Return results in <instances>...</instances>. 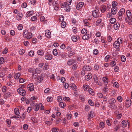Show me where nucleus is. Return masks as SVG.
Returning <instances> with one entry per match:
<instances>
[{"mask_svg":"<svg viewBox=\"0 0 132 132\" xmlns=\"http://www.w3.org/2000/svg\"><path fill=\"white\" fill-rule=\"evenodd\" d=\"M23 36L24 37L27 38V39H30L32 37V34L30 32H29L27 30H25L23 31Z\"/></svg>","mask_w":132,"mask_h":132,"instance_id":"1","label":"nucleus"},{"mask_svg":"<svg viewBox=\"0 0 132 132\" xmlns=\"http://www.w3.org/2000/svg\"><path fill=\"white\" fill-rule=\"evenodd\" d=\"M99 8L98 7H96L95 8V10L92 12V14L93 16L96 18H97L101 16V15H100L99 13Z\"/></svg>","mask_w":132,"mask_h":132,"instance_id":"2","label":"nucleus"},{"mask_svg":"<svg viewBox=\"0 0 132 132\" xmlns=\"http://www.w3.org/2000/svg\"><path fill=\"white\" fill-rule=\"evenodd\" d=\"M18 92L21 95L24 96L26 94L25 91L22 87H20L17 89Z\"/></svg>","mask_w":132,"mask_h":132,"instance_id":"3","label":"nucleus"},{"mask_svg":"<svg viewBox=\"0 0 132 132\" xmlns=\"http://www.w3.org/2000/svg\"><path fill=\"white\" fill-rule=\"evenodd\" d=\"M84 5V3L82 2H80L78 4L77 6V9L78 10L81 9Z\"/></svg>","mask_w":132,"mask_h":132,"instance_id":"4","label":"nucleus"},{"mask_svg":"<svg viewBox=\"0 0 132 132\" xmlns=\"http://www.w3.org/2000/svg\"><path fill=\"white\" fill-rule=\"evenodd\" d=\"M28 88H29V90L30 91H33L34 90V85L33 84L31 83L29 84L27 86Z\"/></svg>","mask_w":132,"mask_h":132,"instance_id":"5","label":"nucleus"},{"mask_svg":"<svg viewBox=\"0 0 132 132\" xmlns=\"http://www.w3.org/2000/svg\"><path fill=\"white\" fill-rule=\"evenodd\" d=\"M45 34L46 37L48 38H50L51 36V32L48 30H46L45 32Z\"/></svg>","mask_w":132,"mask_h":132,"instance_id":"6","label":"nucleus"},{"mask_svg":"<svg viewBox=\"0 0 132 132\" xmlns=\"http://www.w3.org/2000/svg\"><path fill=\"white\" fill-rule=\"evenodd\" d=\"M126 14L127 16L126 18V20L127 21L128 19H130V17H131V13L130 11L129 10H127L126 11Z\"/></svg>","mask_w":132,"mask_h":132,"instance_id":"7","label":"nucleus"},{"mask_svg":"<svg viewBox=\"0 0 132 132\" xmlns=\"http://www.w3.org/2000/svg\"><path fill=\"white\" fill-rule=\"evenodd\" d=\"M92 69V68L90 67L88 65L84 66L83 68L82 69L86 71H90Z\"/></svg>","mask_w":132,"mask_h":132,"instance_id":"8","label":"nucleus"},{"mask_svg":"<svg viewBox=\"0 0 132 132\" xmlns=\"http://www.w3.org/2000/svg\"><path fill=\"white\" fill-rule=\"evenodd\" d=\"M125 13V10L124 9H121L119 11L118 13V16H122V15Z\"/></svg>","mask_w":132,"mask_h":132,"instance_id":"9","label":"nucleus"},{"mask_svg":"<svg viewBox=\"0 0 132 132\" xmlns=\"http://www.w3.org/2000/svg\"><path fill=\"white\" fill-rule=\"evenodd\" d=\"M34 14V11H33L28 12L26 14V16L27 17L32 16Z\"/></svg>","mask_w":132,"mask_h":132,"instance_id":"10","label":"nucleus"},{"mask_svg":"<svg viewBox=\"0 0 132 132\" xmlns=\"http://www.w3.org/2000/svg\"><path fill=\"white\" fill-rule=\"evenodd\" d=\"M45 59L47 60H50L52 59V56L51 54H48L45 55Z\"/></svg>","mask_w":132,"mask_h":132,"instance_id":"11","label":"nucleus"},{"mask_svg":"<svg viewBox=\"0 0 132 132\" xmlns=\"http://www.w3.org/2000/svg\"><path fill=\"white\" fill-rule=\"evenodd\" d=\"M117 10V7H112L111 9V12L113 14H115L117 12L116 11Z\"/></svg>","mask_w":132,"mask_h":132,"instance_id":"12","label":"nucleus"},{"mask_svg":"<svg viewBox=\"0 0 132 132\" xmlns=\"http://www.w3.org/2000/svg\"><path fill=\"white\" fill-rule=\"evenodd\" d=\"M90 37V35L88 34H86L83 36L82 37V38L84 40H86Z\"/></svg>","mask_w":132,"mask_h":132,"instance_id":"13","label":"nucleus"},{"mask_svg":"<svg viewBox=\"0 0 132 132\" xmlns=\"http://www.w3.org/2000/svg\"><path fill=\"white\" fill-rule=\"evenodd\" d=\"M113 45L115 48L120 47V44L117 41H116L113 44Z\"/></svg>","mask_w":132,"mask_h":132,"instance_id":"14","label":"nucleus"},{"mask_svg":"<svg viewBox=\"0 0 132 132\" xmlns=\"http://www.w3.org/2000/svg\"><path fill=\"white\" fill-rule=\"evenodd\" d=\"M131 101H127L125 102L126 106L128 108L131 105Z\"/></svg>","mask_w":132,"mask_h":132,"instance_id":"15","label":"nucleus"},{"mask_svg":"<svg viewBox=\"0 0 132 132\" xmlns=\"http://www.w3.org/2000/svg\"><path fill=\"white\" fill-rule=\"evenodd\" d=\"M100 9L102 13H104L106 11V7L105 5H103L101 7Z\"/></svg>","mask_w":132,"mask_h":132,"instance_id":"16","label":"nucleus"},{"mask_svg":"<svg viewBox=\"0 0 132 132\" xmlns=\"http://www.w3.org/2000/svg\"><path fill=\"white\" fill-rule=\"evenodd\" d=\"M113 26L114 29L115 30H117L119 28L120 24L119 23L117 22Z\"/></svg>","mask_w":132,"mask_h":132,"instance_id":"17","label":"nucleus"},{"mask_svg":"<svg viewBox=\"0 0 132 132\" xmlns=\"http://www.w3.org/2000/svg\"><path fill=\"white\" fill-rule=\"evenodd\" d=\"M92 75L91 73H89L85 77V79H90L92 77Z\"/></svg>","mask_w":132,"mask_h":132,"instance_id":"18","label":"nucleus"},{"mask_svg":"<svg viewBox=\"0 0 132 132\" xmlns=\"http://www.w3.org/2000/svg\"><path fill=\"white\" fill-rule=\"evenodd\" d=\"M128 122L125 120H123L122 121L121 123L122 124V127H125L127 126V124Z\"/></svg>","mask_w":132,"mask_h":132,"instance_id":"19","label":"nucleus"},{"mask_svg":"<svg viewBox=\"0 0 132 132\" xmlns=\"http://www.w3.org/2000/svg\"><path fill=\"white\" fill-rule=\"evenodd\" d=\"M70 5H67L65 8V10L67 12H69L70 10V7L69 6Z\"/></svg>","mask_w":132,"mask_h":132,"instance_id":"20","label":"nucleus"},{"mask_svg":"<svg viewBox=\"0 0 132 132\" xmlns=\"http://www.w3.org/2000/svg\"><path fill=\"white\" fill-rule=\"evenodd\" d=\"M110 23L112 24H114L116 22V20L114 18H111L110 20Z\"/></svg>","mask_w":132,"mask_h":132,"instance_id":"21","label":"nucleus"},{"mask_svg":"<svg viewBox=\"0 0 132 132\" xmlns=\"http://www.w3.org/2000/svg\"><path fill=\"white\" fill-rule=\"evenodd\" d=\"M109 104L110 105L109 106L110 107V108L114 109L116 108L117 106L115 105L114 104H112L111 103Z\"/></svg>","mask_w":132,"mask_h":132,"instance_id":"22","label":"nucleus"},{"mask_svg":"<svg viewBox=\"0 0 132 132\" xmlns=\"http://www.w3.org/2000/svg\"><path fill=\"white\" fill-rule=\"evenodd\" d=\"M14 112H15V113L17 116H19V110L17 108H15L14 109Z\"/></svg>","mask_w":132,"mask_h":132,"instance_id":"23","label":"nucleus"},{"mask_svg":"<svg viewBox=\"0 0 132 132\" xmlns=\"http://www.w3.org/2000/svg\"><path fill=\"white\" fill-rule=\"evenodd\" d=\"M123 41V39L121 37L118 38L117 40H116V41H117L120 44L122 43Z\"/></svg>","mask_w":132,"mask_h":132,"instance_id":"24","label":"nucleus"},{"mask_svg":"<svg viewBox=\"0 0 132 132\" xmlns=\"http://www.w3.org/2000/svg\"><path fill=\"white\" fill-rule=\"evenodd\" d=\"M112 7H116L118 4L117 3L116 1H113L112 3Z\"/></svg>","mask_w":132,"mask_h":132,"instance_id":"25","label":"nucleus"},{"mask_svg":"<svg viewBox=\"0 0 132 132\" xmlns=\"http://www.w3.org/2000/svg\"><path fill=\"white\" fill-rule=\"evenodd\" d=\"M109 101V104L111 103L112 104H114L116 102V101L114 98H112L110 99V100Z\"/></svg>","mask_w":132,"mask_h":132,"instance_id":"26","label":"nucleus"},{"mask_svg":"<svg viewBox=\"0 0 132 132\" xmlns=\"http://www.w3.org/2000/svg\"><path fill=\"white\" fill-rule=\"evenodd\" d=\"M39 104H37L35 106V111H37L39 109Z\"/></svg>","mask_w":132,"mask_h":132,"instance_id":"27","label":"nucleus"},{"mask_svg":"<svg viewBox=\"0 0 132 132\" xmlns=\"http://www.w3.org/2000/svg\"><path fill=\"white\" fill-rule=\"evenodd\" d=\"M21 74L20 73H18L15 74V78L16 79H18L20 77Z\"/></svg>","mask_w":132,"mask_h":132,"instance_id":"28","label":"nucleus"},{"mask_svg":"<svg viewBox=\"0 0 132 132\" xmlns=\"http://www.w3.org/2000/svg\"><path fill=\"white\" fill-rule=\"evenodd\" d=\"M75 62V61L73 60H71L69 61L67 63L68 64L70 65L72 64Z\"/></svg>","mask_w":132,"mask_h":132,"instance_id":"29","label":"nucleus"},{"mask_svg":"<svg viewBox=\"0 0 132 132\" xmlns=\"http://www.w3.org/2000/svg\"><path fill=\"white\" fill-rule=\"evenodd\" d=\"M43 77L40 76H38L37 77V80L38 81V82H40L42 81L43 80Z\"/></svg>","mask_w":132,"mask_h":132,"instance_id":"30","label":"nucleus"},{"mask_svg":"<svg viewBox=\"0 0 132 132\" xmlns=\"http://www.w3.org/2000/svg\"><path fill=\"white\" fill-rule=\"evenodd\" d=\"M59 105L61 108H63L66 106V104H65H65L63 102H61L60 103Z\"/></svg>","mask_w":132,"mask_h":132,"instance_id":"31","label":"nucleus"},{"mask_svg":"<svg viewBox=\"0 0 132 132\" xmlns=\"http://www.w3.org/2000/svg\"><path fill=\"white\" fill-rule=\"evenodd\" d=\"M71 38L72 41L74 42H76L77 41V38L76 37L73 36Z\"/></svg>","mask_w":132,"mask_h":132,"instance_id":"32","label":"nucleus"},{"mask_svg":"<svg viewBox=\"0 0 132 132\" xmlns=\"http://www.w3.org/2000/svg\"><path fill=\"white\" fill-rule=\"evenodd\" d=\"M25 52V51L24 50L22 49H20L19 51V54L20 55H22Z\"/></svg>","mask_w":132,"mask_h":132,"instance_id":"33","label":"nucleus"},{"mask_svg":"<svg viewBox=\"0 0 132 132\" xmlns=\"http://www.w3.org/2000/svg\"><path fill=\"white\" fill-rule=\"evenodd\" d=\"M81 32L83 34H85L87 33V31L84 28L82 30Z\"/></svg>","mask_w":132,"mask_h":132,"instance_id":"34","label":"nucleus"},{"mask_svg":"<svg viewBox=\"0 0 132 132\" xmlns=\"http://www.w3.org/2000/svg\"><path fill=\"white\" fill-rule=\"evenodd\" d=\"M57 50L56 49H54L53 50V54L55 56H56L57 55Z\"/></svg>","mask_w":132,"mask_h":132,"instance_id":"35","label":"nucleus"},{"mask_svg":"<svg viewBox=\"0 0 132 132\" xmlns=\"http://www.w3.org/2000/svg\"><path fill=\"white\" fill-rule=\"evenodd\" d=\"M48 64L47 63H45V66L44 68V69L45 70H47L48 69H49V67H48Z\"/></svg>","mask_w":132,"mask_h":132,"instance_id":"36","label":"nucleus"},{"mask_svg":"<svg viewBox=\"0 0 132 132\" xmlns=\"http://www.w3.org/2000/svg\"><path fill=\"white\" fill-rule=\"evenodd\" d=\"M66 24V23L64 22H63L61 23V26L62 28H64L65 27Z\"/></svg>","mask_w":132,"mask_h":132,"instance_id":"37","label":"nucleus"},{"mask_svg":"<svg viewBox=\"0 0 132 132\" xmlns=\"http://www.w3.org/2000/svg\"><path fill=\"white\" fill-rule=\"evenodd\" d=\"M37 53L38 55L42 56L43 55L44 52L43 51L39 50L37 51Z\"/></svg>","mask_w":132,"mask_h":132,"instance_id":"38","label":"nucleus"},{"mask_svg":"<svg viewBox=\"0 0 132 132\" xmlns=\"http://www.w3.org/2000/svg\"><path fill=\"white\" fill-rule=\"evenodd\" d=\"M72 68L73 70H76L78 67V65L77 64H74L72 66Z\"/></svg>","mask_w":132,"mask_h":132,"instance_id":"39","label":"nucleus"},{"mask_svg":"<svg viewBox=\"0 0 132 132\" xmlns=\"http://www.w3.org/2000/svg\"><path fill=\"white\" fill-rule=\"evenodd\" d=\"M101 19H99L98 20L96 21V26H98L99 24L101 22Z\"/></svg>","mask_w":132,"mask_h":132,"instance_id":"40","label":"nucleus"},{"mask_svg":"<svg viewBox=\"0 0 132 132\" xmlns=\"http://www.w3.org/2000/svg\"><path fill=\"white\" fill-rule=\"evenodd\" d=\"M113 86L114 87H116L117 88H118L119 87V85L118 83L116 82L114 83L113 84Z\"/></svg>","mask_w":132,"mask_h":132,"instance_id":"41","label":"nucleus"},{"mask_svg":"<svg viewBox=\"0 0 132 132\" xmlns=\"http://www.w3.org/2000/svg\"><path fill=\"white\" fill-rule=\"evenodd\" d=\"M88 102L89 104L92 106H93L94 105V103L93 102V101L91 100H88Z\"/></svg>","mask_w":132,"mask_h":132,"instance_id":"42","label":"nucleus"},{"mask_svg":"<svg viewBox=\"0 0 132 132\" xmlns=\"http://www.w3.org/2000/svg\"><path fill=\"white\" fill-rule=\"evenodd\" d=\"M34 54V52L32 51H31L29 53V55L31 56H32Z\"/></svg>","mask_w":132,"mask_h":132,"instance_id":"43","label":"nucleus"},{"mask_svg":"<svg viewBox=\"0 0 132 132\" xmlns=\"http://www.w3.org/2000/svg\"><path fill=\"white\" fill-rule=\"evenodd\" d=\"M71 87L73 88V90H76V89L77 88V87L76 86L75 84H73L71 86Z\"/></svg>","mask_w":132,"mask_h":132,"instance_id":"44","label":"nucleus"},{"mask_svg":"<svg viewBox=\"0 0 132 132\" xmlns=\"http://www.w3.org/2000/svg\"><path fill=\"white\" fill-rule=\"evenodd\" d=\"M59 129L57 128H54L52 129V131L53 132H55L57 131H58Z\"/></svg>","mask_w":132,"mask_h":132,"instance_id":"45","label":"nucleus"},{"mask_svg":"<svg viewBox=\"0 0 132 132\" xmlns=\"http://www.w3.org/2000/svg\"><path fill=\"white\" fill-rule=\"evenodd\" d=\"M121 61L123 62H124L126 61V58L124 55H122L121 57Z\"/></svg>","mask_w":132,"mask_h":132,"instance_id":"46","label":"nucleus"},{"mask_svg":"<svg viewBox=\"0 0 132 132\" xmlns=\"http://www.w3.org/2000/svg\"><path fill=\"white\" fill-rule=\"evenodd\" d=\"M110 64L111 66L112 67L115 65L116 63L114 61H113L111 62Z\"/></svg>","mask_w":132,"mask_h":132,"instance_id":"47","label":"nucleus"},{"mask_svg":"<svg viewBox=\"0 0 132 132\" xmlns=\"http://www.w3.org/2000/svg\"><path fill=\"white\" fill-rule=\"evenodd\" d=\"M64 17L63 15H61L59 19V21L60 22H62L64 20Z\"/></svg>","mask_w":132,"mask_h":132,"instance_id":"48","label":"nucleus"},{"mask_svg":"<svg viewBox=\"0 0 132 132\" xmlns=\"http://www.w3.org/2000/svg\"><path fill=\"white\" fill-rule=\"evenodd\" d=\"M23 128L24 130H26L28 128V125L26 124H24L23 126Z\"/></svg>","mask_w":132,"mask_h":132,"instance_id":"49","label":"nucleus"},{"mask_svg":"<svg viewBox=\"0 0 132 132\" xmlns=\"http://www.w3.org/2000/svg\"><path fill=\"white\" fill-rule=\"evenodd\" d=\"M110 57V55H108L105 58V60L106 62H107L109 58Z\"/></svg>","mask_w":132,"mask_h":132,"instance_id":"50","label":"nucleus"},{"mask_svg":"<svg viewBox=\"0 0 132 132\" xmlns=\"http://www.w3.org/2000/svg\"><path fill=\"white\" fill-rule=\"evenodd\" d=\"M23 27L22 24H20L19 25L18 27V29L19 30H21L22 29Z\"/></svg>","mask_w":132,"mask_h":132,"instance_id":"51","label":"nucleus"},{"mask_svg":"<svg viewBox=\"0 0 132 132\" xmlns=\"http://www.w3.org/2000/svg\"><path fill=\"white\" fill-rule=\"evenodd\" d=\"M104 124L103 122H101L100 123V126L101 128H103L104 127Z\"/></svg>","mask_w":132,"mask_h":132,"instance_id":"52","label":"nucleus"},{"mask_svg":"<svg viewBox=\"0 0 132 132\" xmlns=\"http://www.w3.org/2000/svg\"><path fill=\"white\" fill-rule=\"evenodd\" d=\"M53 98L51 97H48L47 98V101L48 102H51L53 100Z\"/></svg>","mask_w":132,"mask_h":132,"instance_id":"53","label":"nucleus"},{"mask_svg":"<svg viewBox=\"0 0 132 132\" xmlns=\"http://www.w3.org/2000/svg\"><path fill=\"white\" fill-rule=\"evenodd\" d=\"M71 114H67V116L68 119L70 120L71 118Z\"/></svg>","mask_w":132,"mask_h":132,"instance_id":"54","label":"nucleus"},{"mask_svg":"<svg viewBox=\"0 0 132 132\" xmlns=\"http://www.w3.org/2000/svg\"><path fill=\"white\" fill-rule=\"evenodd\" d=\"M4 61V59L3 57H1L0 58V64H3Z\"/></svg>","mask_w":132,"mask_h":132,"instance_id":"55","label":"nucleus"},{"mask_svg":"<svg viewBox=\"0 0 132 132\" xmlns=\"http://www.w3.org/2000/svg\"><path fill=\"white\" fill-rule=\"evenodd\" d=\"M25 81V80L22 78H20L19 79V82L20 83H22Z\"/></svg>","mask_w":132,"mask_h":132,"instance_id":"56","label":"nucleus"},{"mask_svg":"<svg viewBox=\"0 0 132 132\" xmlns=\"http://www.w3.org/2000/svg\"><path fill=\"white\" fill-rule=\"evenodd\" d=\"M27 6V4L25 3H23L21 5V7L23 8H25Z\"/></svg>","mask_w":132,"mask_h":132,"instance_id":"57","label":"nucleus"},{"mask_svg":"<svg viewBox=\"0 0 132 132\" xmlns=\"http://www.w3.org/2000/svg\"><path fill=\"white\" fill-rule=\"evenodd\" d=\"M108 89L107 86H105L103 88V90L105 92H106L108 90Z\"/></svg>","mask_w":132,"mask_h":132,"instance_id":"58","label":"nucleus"},{"mask_svg":"<svg viewBox=\"0 0 132 132\" xmlns=\"http://www.w3.org/2000/svg\"><path fill=\"white\" fill-rule=\"evenodd\" d=\"M103 81L105 83H108L107 81L108 79L106 77H104L103 78Z\"/></svg>","mask_w":132,"mask_h":132,"instance_id":"59","label":"nucleus"},{"mask_svg":"<svg viewBox=\"0 0 132 132\" xmlns=\"http://www.w3.org/2000/svg\"><path fill=\"white\" fill-rule=\"evenodd\" d=\"M88 90L89 93L90 94H92L94 92L92 88H89Z\"/></svg>","mask_w":132,"mask_h":132,"instance_id":"60","label":"nucleus"},{"mask_svg":"<svg viewBox=\"0 0 132 132\" xmlns=\"http://www.w3.org/2000/svg\"><path fill=\"white\" fill-rule=\"evenodd\" d=\"M35 72L37 73H39L41 72V71L38 68H37L35 69Z\"/></svg>","mask_w":132,"mask_h":132,"instance_id":"61","label":"nucleus"},{"mask_svg":"<svg viewBox=\"0 0 132 132\" xmlns=\"http://www.w3.org/2000/svg\"><path fill=\"white\" fill-rule=\"evenodd\" d=\"M93 53L94 54L97 55L98 53V51L96 49L94 50L93 51Z\"/></svg>","mask_w":132,"mask_h":132,"instance_id":"62","label":"nucleus"},{"mask_svg":"<svg viewBox=\"0 0 132 132\" xmlns=\"http://www.w3.org/2000/svg\"><path fill=\"white\" fill-rule=\"evenodd\" d=\"M37 41V39L36 38H34L32 40V42L33 43H35Z\"/></svg>","mask_w":132,"mask_h":132,"instance_id":"63","label":"nucleus"},{"mask_svg":"<svg viewBox=\"0 0 132 132\" xmlns=\"http://www.w3.org/2000/svg\"><path fill=\"white\" fill-rule=\"evenodd\" d=\"M97 96L100 98H102L103 96V94L101 93H98L97 94Z\"/></svg>","mask_w":132,"mask_h":132,"instance_id":"64","label":"nucleus"}]
</instances>
